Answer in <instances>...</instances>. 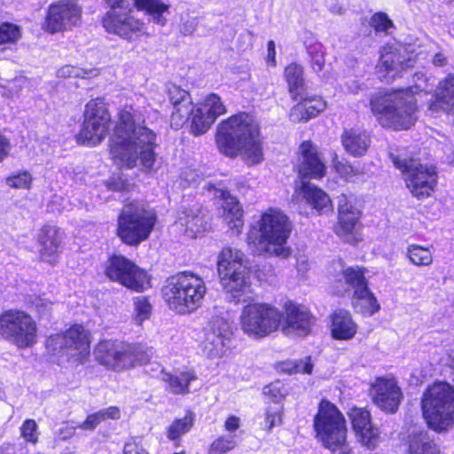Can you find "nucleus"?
I'll use <instances>...</instances> for the list:
<instances>
[{"instance_id":"7ed1b4c3","label":"nucleus","mask_w":454,"mask_h":454,"mask_svg":"<svg viewBox=\"0 0 454 454\" xmlns=\"http://www.w3.org/2000/svg\"><path fill=\"white\" fill-rule=\"evenodd\" d=\"M215 142L222 153L231 158L240 155L249 165L258 164L263 160L259 125L247 113L221 121L217 126Z\"/></svg>"},{"instance_id":"c756f323","label":"nucleus","mask_w":454,"mask_h":454,"mask_svg":"<svg viewBox=\"0 0 454 454\" xmlns=\"http://www.w3.org/2000/svg\"><path fill=\"white\" fill-rule=\"evenodd\" d=\"M357 325L350 313L338 309L332 316V334L336 340H350L356 333Z\"/></svg>"},{"instance_id":"052dcab7","label":"nucleus","mask_w":454,"mask_h":454,"mask_svg":"<svg viewBox=\"0 0 454 454\" xmlns=\"http://www.w3.org/2000/svg\"><path fill=\"white\" fill-rule=\"evenodd\" d=\"M75 433V427L70 425H64L59 429L58 435L61 440L71 438Z\"/></svg>"},{"instance_id":"20e7f679","label":"nucleus","mask_w":454,"mask_h":454,"mask_svg":"<svg viewBox=\"0 0 454 454\" xmlns=\"http://www.w3.org/2000/svg\"><path fill=\"white\" fill-rule=\"evenodd\" d=\"M291 223L280 210L269 208L258 221V228L253 227L247 234V243L254 254L263 253L282 259L291 255L292 250L286 247L291 233Z\"/></svg>"},{"instance_id":"f8f14e48","label":"nucleus","mask_w":454,"mask_h":454,"mask_svg":"<svg viewBox=\"0 0 454 454\" xmlns=\"http://www.w3.org/2000/svg\"><path fill=\"white\" fill-rule=\"evenodd\" d=\"M110 126L111 114L105 101L100 98L91 99L85 105L78 140L83 145L95 146L106 138Z\"/></svg>"},{"instance_id":"4468645a","label":"nucleus","mask_w":454,"mask_h":454,"mask_svg":"<svg viewBox=\"0 0 454 454\" xmlns=\"http://www.w3.org/2000/svg\"><path fill=\"white\" fill-rule=\"evenodd\" d=\"M111 7L102 19V25L105 29L111 34H114L121 38L128 41H133L142 35H147L145 25L143 21L133 17L129 12L117 10L126 9L129 4L125 0H105Z\"/></svg>"},{"instance_id":"5fc2aeb1","label":"nucleus","mask_w":454,"mask_h":454,"mask_svg":"<svg viewBox=\"0 0 454 454\" xmlns=\"http://www.w3.org/2000/svg\"><path fill=\"white\" fill-rule=\"evenodd\" d=\"M309 54L311 56V67L312 69L318 73L320 71H322L324 66H325V56H324V53L317 50V49H315V50H309Z\"/></svg>"},{"instance_id":"393cba45","label":"nucleus","mask_w":454,"mask_h":454,"mask_svg":"<svg viewBox=\"0 0 454 454\" xmlns=\"http://www.w3.org/2000/svg\"><path fill=\"white\" fill-rule=\"evenodd\" d=\"M314 318L305 309L293 303L286 306V317L281 323L286 335L305 336L310 332Z\"/></svg>"},{"instance_id":"338daca9","label":"nucleus","mask_w":454,"mask_h":454,"mask_svg":"<svg viewBox=\"0 0 454 454\" xmlns=\"http://www.w3.org/2000/svg\"><path fill=\"white\" fill-rule=\"evenodd\" d=\"M140 449L135 442H128L123 448V454H140Z\"/></svg>"},{"instance_id":"864d4df0","label":"nucleus","mask_w":454,"mask_h":454,"mask_svg":"<svg viewBox=\"0 0 454 454\" xmlns=\"http://www.w3.org/2000/svg\"><path fill=\"white\" fill-rule=\"evenodd\" d=\"M372 26L377 31H387L392 26V21L388 19L386 13H375L371 19Z\"/></svg>"},{"instance_id":"cd10ccee","label":"nucleus","mask_w":454,"mask_h":454,"mask_svg":"<svg viewBox=\"0 0 454 454\" xmlns=\"http://www.w3.org/2000/svg\"><path fill=\"white\" fill-rule=\"evenodd\" d=\"M176 224L184 228L185 234L190 238H195L207 228L206 215L199 206L180 211Z\"/></svg>"},{"instance_id":"5701e85b","label":"nucleus","mask_w":454,"mask_h":454,"mask_svg":"<svg viewBox=\"0 0 454 454\" xmlns=\"http://www.w3.org/2000/svg\"><path fill=\"white\" fill-rule=\"evenodd\" d=\"M349 417L358 441L368 449L376 448L380 442V432L372 425L369 411L354 407L350 410Z\"/></svg>"},{"instance_id":"9b49d317","label":"nucleus","mask_w":454,"mask_h":454,"mask_svg":"<svg viewBox=\"0 0 454 454\" xmlns=\"http://www.w3.org/2000/svg\"><path fill=\"white\" fill-rule=\"evenodd\" d=\"M391 159L395 168L401 170L406 186L414 197L422 199L431 194L437 180L434 166L422 164L415 159H401L393 154Z\"/></svg>"},{"instance_id":"f704fd0d","label":"nucleus","mask_w":454,"mask_h":454,"mask_svg":"<svg viewBox=\"0 0 454 454\" xmlns=\"http://www.w3.org/2000/svg\"><path fill=\"white\" fill-rule=\"evenodd\" d=\"M352 304L358 313L372 316L380 309V304L374 294L366 287L360 291H355L352 295Z\"/></svg>"},{"instance_id":"e2e57ef3","label":"nucleus","mask_w":454,"mask_h":454,"mask_svg":"<svg viewBox=\"0 0 454 454\" xmlns=\"http://www.w3.org/2000/svg\"><path fill=\"white\" fill-rule=\"evenodd\" d=\"M336 169L340 175H342L346 178H350L352 173L354 172V168L349 164L338 163L336 165Z\"/></svg>"},{"instance_id":"f3484780","label":"nucleus","mask_w":454,"mask_h":454,"mask_svg":"<svg viewBox=\"0 0 454 454\" xmlns=\"http://www.w3.org/2000/svg\"><path fill=\"white\" fill-rule=\"evenodd\" d=\"M137 354V347L113 340H102L95 349L100 364L117 371L134 366L138 360Z\"/></svg>"},{"instance_id":"0eeeda50","label":"nucleus","mask_w":454,"mask_h":454,"mask_svg":"<svg viewBox=\"0 0 454 454\" xmlns=\"http://www.w3.org/2000/svg\"><path fill=\"white\" fill-rule=\"evenodd\" d=\"M422 411L428 426L436 432L454 425V388L446 382H435L424 392Z\"/></svg>"},{"instance_id":"2f4dec72","label":"nucleus","mask_w":454,"mask_h":454,"mask_svg":"<svg viewBox=\"0 0 454 454\" xmlns=\"http://www.w3.org/2000/svg\"><path fill=\"white\" fill-rule=\"evenodd\" d=\"M301 191L308 204L319 214H326L333 210L332 201L328 194L323 190L311 185L309 183L302 182Z\"/></svg>"},{"instance_id":"c03bdc74","label":"nucleus","mask_w":454,"mask_h":454,"mask_svg":"<svg viewBox=\"0 0 454 454\" xmlns=\"http://www.w3.org/2000/svg\"><path fill=\"white\" fill-rule=\"evenodd\" d=\"M208 114L200 108L192 107V114H190L191 121V132L195 136H200L206 133L213 123L207 124Z\"/></svg>"},{"instance_id":"2eb2a0df","label":"nucleus","mask_w":454,"mask_h":454,"mask_svg":"<svg viewBox=\"0 0 454 454\" xmlns=\"http://www.w3.org/2000/svg\"><path fill=\"white\" fill-rule=\"evenodd\" d=\"M46 348L53 354L64 353L82 363L90 354L89 333L81 325H74L64 333L51 335Z\"/></svg>"},{"instance_id":"a878e982","label":"nucleus","mask_w":454,"mask_h":454,"mask_svg":"<svg viewBox=\"0 0 454 454\" xmlns=\"http://www.w3.org/2000/svg\"><path fill=\"white\" fill-rule=\"evenodd\" d=\"M359 210H357L349 201L348 197L341 194L338 197V223L335 226V232L341 238H347L353 234L356 225L359 219Z\"/></svg>"},{"instance_id":"bf43d9fd","label":"nucleus","mask_w":454,"mask_h":454,"mask_svg":"<svg viewBox=\"0 0 454 454\" xmlns=\"http://www.w3.org/2000/svg\"><path fill=\"white\" fill-rule=\"evenodd\" d=\"M240 427V419L236 416H230L225 423H224V428L226 431H228L230 434H234L233 433L237 431Z\"/></svg>"},{"instance_id":"412c9836","label":"nucleus","mask_w":454,"mask_h":454,"mask_svg":"<svg viewBox=\"0 0 454 454\" xmlns=\"http://www.w3.org/2000/svg\"><path fill=\"white\" fill-rule=\"evenodd\" d=\"M413 64L414 59L405 48L387 45L381 51L378 68L380 74L385 73L382 78L389 82L394 80L403 71L412 67Z\"/></svg>"},{"instance_id":"6e6552de","label":"nucleus","mask_w":454,"mask_h":454,"mask_svg":"<svg viewBox=\"0 0 454 454\" xmlns=\"http://www.w3.org/2000/svg\"><path fill=\"white\" fill-rule=\"evenodd\" d=\"M314 428L317 438L333 453L350 454L351 450L346 444V420L338 408L327 400H322L318 411L314 418Z\"/></svg>"},{"instance_id":"ddd939ff","label":"nucleus","mask_w":454,"mask_h":454,"mask_svg":"<svg viewBox=\"0 0 454 454\" xmlns=\"http://www.w3.org/2000/svg\"><path fill=\"white\" fill-rule=\"evenodd\" d=\"M0 335L19 348H27L36 343V324L28 314L10 310L0 316Z\"/></svg>"},{"instance_id":"6e6d98bb","label":"nucleus","mask_w":454,"mask_h":454,"mask_svg":"<svg viewBox=\"0 0 454 454\" xmlns=\"http://www.w3.org/2000/svg\"><path fill=\"white\" fill-rule=\"evenodd\" d=\"M51 302L42 298H36L35 307L40 317H48L51 309Z\"/></svg>"},{"instance_id":"680f3d73","label":"nucleus","mask_w":454,"mask_h":454,"mask_svg":"<svg viewBox=\"0 0 454 454\" xmlns=\"http://www.w3.org/2000/svg\"><path fill=\"white\" fill-rule=\"evenodd\" d=\"M296 261H297L296 262L297 270L301 274L306 273L309 269V260H308L307 256L306 255H299L296 258Z\"/></svg>"},{"instance_id":"49530a36","label":"nucleus","mask_w":454,"mask_h":454,"mask_svg":"<svg viewBox=\"0 0 454 454\" xmlns=\"http://www.w3.org/2000/svg\"><path fill=\"white\" fill-rule=\"evenodd\" d=\"M20 35L21 32L18 26L8 22L0 25V45L15 43Z\"/></svg>"},{"instance_id":"4c0bfd02","label":"nucleus","mask_w":454,"mask_h":454,"mask_svg":"<svg viewBox=\"0 0 454 454\" xmlns=\"http://www.w3.org/2000/svg\"><path fill=\"white\" fill-rule=\"evenodd\" d=\"M285 76L288 83L289 91L294 99H295L300 95V90L304 84L302 67L296 63H292L286 67Z\"/></svg>"},{"instance_id":"473e14b6","label":"nucleus","mask_w":454,"mask_h":454,"mask_svg":"<svg viewBox=\"0 0 454 454\" xmlns=\"http://www.w3.org/2000/svg\"><path fill=\"white\" fill-rule=\"evenodd\" d=\"M197 379L193 372H175L174 373L162 372V381L166 389L174 395H185L189 393L191 381Z\"/></svg>"},{"instance_id":"58836bf2","label":"nucleus","mask_w":454,"mask_h":454,"mask_svg":"<svg viewBox=\"0 0 454 454\" xmlns=\"http://www.w3.org/2000/svg\"><path fill=\"white\" fill-rule=\"evenodd\" d=\"M120 417V411L117 407H109L100 410L98 412L89 415L86 419L78 426L84 430H94L102 421L112 419H116Z\"/></svg>"},{"instance_id":"a211bd4d","label":"nucleus","mask_w":454,"mask_h":454,"mask_svg":"<svg viewBox=\"0 0 454 454\" xmlns=\"http://www.w3.org/2000/svg\"><path fill=\"white\" fill-rule=\"evenodd\" d=\"M232 336L231 323L220 317H214L205 329L201 342L202 352L208 357H221L230 348Z\"/></svg>"},{"instance_id":"603ef678","label":"nucleus","mask_w":454,"mask_h":454,"mask_svg":"<svg viewBox=\"0 0 454 454\" xmlns=\"http://www.w3.org/2000/svg\"><path fill=\"white\" fill-rule=\"evenodd\" d=\"M306 106H303L301 100L297 105L292 107L289 118L293 122H305L309 120V115L306 111Z\"/></svg>"},{"instance_id":"4be33fe9","label":"nucleus","mask_w":454,"mask_h":454,"mask_svg":"<svg viewBox=\"0 0 454 454\" xmlns=\"http://www.w3.org/2000/svg\"><path fill=\"white\" fill-rule=\"evenodd\" d=\"M300 155L297 171L301 183L306 182L305 179H319L325 175V163L313 143L302 142L300 145Z\"/></svg>"},{"instance_id":"f257e3e1","label":"nucleus","mask_w":454,"mask_h":454,"mask_svg":"<svg viewBox=\"0 0 454 454\" xmlns=\"http://www.w3.org/2000/svg\"><path fill=\"white\" fill-rule=\"evenodd\" d=\"M149 111L125 106L120 109L108 141L111 159L120 168L142 166L153 168L157 146L156 133L148 126Z\"/></svg>"},{"instance_id":"c85d7f7f","label":"nucleus","mask_w":454,"mask_h":454,"mask_svg":"<svg viewBox=\"0 0 454 454\" xmlns=\"http://www.w3.org/2000/svg\"><path fill=\"white\" fill-rule=\"evenodd\" d=\"M429 109L433 112L442 109L454 114V74H449L439 83L435 100L430 103Z\"/></svg>"},{"instance_id":"a18cd8bd","label":"nucleus","mask_w":454,"mask_h":454,"mask_svg":"<svg viewBox=\"0 0 454 454\" xmlns=\"http://www.w3.org/2000/svg\"><path fill=\"white\" fill-rule=\"evenodd\" d=\"M238 444L237 435L229 434L228 435L219 436L210 445L209 454H225L233 450Z\"/></svg>"},{"instance_id":"8fccbe9b","label":"nucleus","mask_w":454,"mask_h":454,"mask_svg":"<svg viewBox=\"0 0 454 454\" xmlns=\"http://www.w3.org/2000/svg\"><path fill=\"white\" fill-rule=\"evenodd\" d=\"M301 101L303 106H306L305 108L309 115V119L316 117L325 108V102L319 97L305 98Z\"/></svg>"},{"instance_id":"de8ad7c7","label":"nucleus","mask_w":454,"mask_h":454,"mask_svg":"<svg viewBox=\"0 0 454 454\" xmlns=\"http://www.w3.org/2000/svg\"><path fill=\"white\" fill-rule=\"evenodd\" d=\"M152 307L145 297L137 298L135 301V321L141 325L145 319L149 318Z\"/></svg>"},{"instance_id":"79ce46f5","label":"nucleus","mask_w":454,"mask_h":454,"mask_svg":"<svg viewBox=\"0 0 454 454\" xmlns=\"http://www.w3.org/2000/svg\"><path fill=\"white\" fill-rule=\"evenodd\" d=\"M193 415L188 412L184 418L175 419L168 427L167 436L171 441L178 440L182 435L188 433L193 426Z\"/></svg>"},{"instance_id":"c9c22d12","label":"nucleus","mask_w":454,"mask_h":454,"mask_svg":"<svg viewBox=\"0 0 454 454\" xmlns=\"http://www.w3.org/2000/svg\"><path fill=\"white\" fill-rule=\"evenodd\" d=\"M333 266L340 268L346 284L353 290V293H355V291H360L364 289V287H368L364 268L358 266L344 268L341 261L333 262Z\"/></svg>"},{"instance_id":"09e8293b","label":"nucleus","mask_w":454,"mask_h":454,"mask_svg":"<svg viewBox=\"0 0 454 454\" xmlns=\"http://www.w3.org/2000/svg\"><path fill=\"white\" fill-rule=\"evenodd\" d=\"M32 176L27 171H20L9 176L6 183L9 186L17 189H27L30 187Z\"/></svg>"},{"instance_id":"9d476101","label":"nucleus","mask_w":454,"mask_h":454,"mask_svg":"<svg viewBox=\"0 0 454 454\" xmlns=\"http://www.w3.org/2000/svg\"><path fill=\"white\" fill-rule=\"evenodd\" d=\"M284 313L268 303H249L240 315V326L248 336L260 339L278 331Z\"/></svg>"},{"instance_id":"ea45409f","label":"nucleus","mask_w":454,"mask_h":454,"mask_svg":"<svg viewBox=\"0 0 454 454\" xmlns=\"http://www.w3.org/2000/svg\"><path fill=\"white\" fill-rule=\"evenodd\" d=\"M199 107L208 114L207 124L214 123L220 115L226 113V108L221 98L215 93L209 94Z\"/></svg>"},{"instance_id":"423d86ee","label":"nucleus","mask_w":454,"mask_h":454,"mask_svg":"<svg viewBox=\"0 0 454 454\" xmlns=\"http://www.w3.org/2000/svg\"><path fill=\"white\" fill-rule=\"evenodd\" d=\"M206 293L203 278L192 271L179 272L168 278L162 287L165 301L179 314L194 312L201 306Z\"/></svg>"},{"instance_id":"37998d69","label":"nucleus","mask_w":454,"mask_h":454,"mask_svg":"<svg viewBox=\"0 0 454 454\" xmlns=\"http://www.w3.org/2000/svg\"><path fill=\"white\" fill-rule=\"evenodd\" d=\"M407 255L410 261L417 266H427L433 262V255L429 248L418 245L410 246Z\"/></svg>"},{"instance_id":"39448f33","label":"nucleus","mask_w":454,"mask_h":454,"mask_svg":"<svg viewBox=\"0 0 454 454\" xmlns=\"http://www.w3.org/2000/svg\"><path fill=\"white\" fill-rule=\"evenodd\" d=\"M217 271L231 302L245 301L251 289V270L242 251L224 247L218 255Z\"/></svg>"},{"instance_id":"3c124183","label":"nucleus","mask_w":454,"mask_h":454,"mask_svg":"<svg viewBox=\"0 0 454 454\" xmlns=\"http://www.w3.org/2000/svg\"><path fill=\"white\" fill-rule=\"evenodd\" d=\"M20 434L27 442L36 443L39 434L36 422L34 419H26L20 427Z\"/></svg>"},{"instance_id":"4d7b16f0","label":"nucleus","mask_w":454,"mask_h":454,"mask_svg":"<svg viewBox=\"0 0 454 454\" xmlns=\"http://www.w3.org/2000/svg\"><path fill=\"white\" fill-rule=\"evenodd\" d=\"M281 423V416L278 410L270 411L269 410L266 414V425L267 430L270 431L275 426H278Z\"/></svg>"},{"instance_id":"774afa93","label":"nucleus","mask_w":454,"mask_h":454,"mask_svg":"<svg viewBox=\"0 0 454 454\" xmlns=\"http://www.w3.org/2000/svg\"><path fill=\"white\" fill-rule=\"evenodd\" d=\"M444 363L451 369V374L454 381V349L448 351L446 357L444 358Z\"/></svg>"},{"instance_id":"13d9d810","label":"nucleus","mask_w":454,"mask_h":454,"mask_svg":"<svg viewBox=\"0 0 454 454\" xmlns=\"http://www.w3.org/2000/svg\"><path fill=\"white\" fill-rule=\"evenodd\" d=\"M57 74L59 77H77L80 76V69L73 67V66H64L61 68H59L57 72Z\"/></svg>"},{"instance_id":"7c9ffc66","label":"nucleus","mask_w":454,"mask_h":454,"mask_svg":"<svg viewBox=\"0 0 454 454\" xmlns=\"http://www.w3.org/2000/svg\"><path fill=\"white\" fill-rule=\"evenodd\" d=\"M341 143L345 150L353 156H362L370 145L368 135L358 129L344 130L341 135Z\"/></svg>"},{"instance_id":"1a4fd4ad","label":"nucleus","mask_w":454,"mask_h":454,"mask_svg":"<svg viewBox=\"0 0 454 454\" xmlns=\"http://www.w3.org/2000/svg\"><path fill=\"white\" fill-rule=\"evenodd\" d=\"M156 223L155 214L138 202L126 204L118 220V236L127 245L137 246L147 239Z\"/></svg>"},{"instance_id":"a19ab883","label":"nucleus","mask_w":454,"mask_h":454,"mask_svg":"<svg viewBox=\"0 0 454 454\" xmlns=\"http://www.w3.org/2000/svg\"><path fill=\"white\" fill-rule=\"evenodd\" d=\"M409 454H439V450L426 434L421 433L411 438Z\"/></svg>"},{"instance_id":"0e129e2a","label":"nucleus","mask_w":454,"mask_h":454,"mask_svg":"<svg viewBox=\"0 0 454 454\" xmlns=\"http://www.w3.org/2000/svg\"><path fill=\"white\" fill-rule=\"evenodd\" d=\"M432 63L434 67H444L448 64V59L442 52H437L433 56Z\"/></svg>"},{"instance_id":"e433bc0d","label":"nucleus","mask_w":454,"mask_h":454,"mask_svg":"<svg viewBox=\"0 0 454 454\" xmlns=\"http://www.w3.org/2000/svg\"><path fill=\"white\" fill-rule=\"evenodd\" d=\"M133 5L137 9L145 10L151 16L152 20L159 25L163 26L166 18L163 16L168 12V6L160 0H132Z\"/></svg>"},{"instance_id":"bb28decb","label":"nucleus","mask_w":454,"mask_h":454,"mask_svg":"<svg viewBox=\"0 0 454 454\" xmlns=\"http://www.w3.org/2000/svg\"><path fill=\"white\" fill-rule=\"evenodd\" d=\"M42 260L54 264L61 251L62 237L60 231L54 225H44L39 234Z\"/></svg>"},{"instance_id":"aec40b11","label":"nucleus","mask_w":454,"mask_h":454,"mask_svg":"<svg viewBox=\"0 0 454 454\" xmlns=\"http://www.w3.org/2000/svg\"><path fill=\"white\" fill-rule=\"evenodd\" d=\"M373 403L387 413H395L403 399V393L394 378H378L371 387Z\"/></svg>"},{"instance_id":"f03ea898","label":"nucleus","mask_w":454,"mask_h":454,"mask_svg":"<svg viewBox=\"0 0 454 454\" xmlns=\"http://www.w3.org/2000/svg\"><path fill=\"white\" fill-rule=\"evenodd\" d=\"M414 86L405 90L392 92L379 91L371 97L372 111L379 114L382 126L394 129H407L416 121L415 95L421 92L427 94L434 84H428V80L423 73H416L413 76Z\"/></svg>"},{"instance_id":"6ab92c4d","label":"nucleus","mask_w":454,"mask_h":454,"mask_svg":"<svg viewBox=\"0 0 454 454\" xmlns=\"http://www.w3.org/2000/svg\"><path fill=\"white\" fill-rule=\"evenodd\" d=\"M81 8L73 1H59L49 6L44 28L54 34L76 26L81 20Z\"/></svg>"},{"instance_id":"dca6fc26","label":"nucleus","mask_w":454,"mask_h":454,"mask_svg":"<svg viewBox=\"0 0 454 454\" xmlns=\"http://www.w3.org/2000/svg\"><path fill=\"white\" fill-rule=\"evenodd\" d=\"M105 272L111 280L133 291L141 292L149 286L146 271L123 255L111 256Z\"/></svg>"},{"instance_id":"72a5a7b5","label":"nucleus","mask_w":454,"mask_h":454,"mask_svg":"<svg viewBox=\"0 0 454 454\" xmlns=\"http://www.w3.org/2000/svg\"><path fill=\"white\" fill-rule=\"evenodd\" d=\"M209 191H215V196L222 199L225 201V206L223 207L229 210V214L232 215L233 220H231L230 223H232L231 228H235L238 232H240L243 227V222L241 220L243 212L239 206L238 205L236 199L232 197L230 192L223 186L209 184L207 186Z\"/></svg>"},{"instance_id":"69168bd1","label":"nucleus","mask_w":454,"mask_h":454,"mask_svg":"<svg viewBox=\"0 0 454 454\" xmlns=\"http://www.w3.org/2000/svg\"><path fill=\"white\" fill-rule=\"evenodd\" d=\"M264 394L272 396L275 401H278L280 397H282V394L279 392V389L276 385H270L265 387Z\"/></svg>"},{"instance_id":"b1692460","label":"nucleus","mask_w":454,"mask_h":454,"mask_svg":"<svg viewBox=\"0 0 454 454\" xmlns=\"http://www.w3.org/2000/svg\"><path fill=\"white\" fill-rule=\"evenodd\" d=\"M167 92L173 106L171 126L178 129L189 120L193 104L189 92L179 86L168 84Z\"/></svg>"}]
</instances>
